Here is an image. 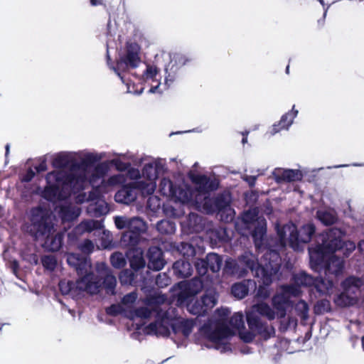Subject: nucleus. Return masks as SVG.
Returning a JSON list of instances; mask_svg holds the SVG:
<instances>
[{
  "label": "nucleus",
  "instance_id": "nucleus-31",
  "mask_svg": "<svg viewBox=\"0 0 364 364\" xmlns=\"http://www.w3.org/2000/svg\"><path fill=\"white\" fill-rule=\"evenodd\" d=\"M102 227L100 221L95 220H84L75 229L77 234L81 235L85 232H90L94 230L100 229Z\"/></svg>",
  "mask_w": 364,
  "mask_h": 364
},
{
  "label": "nucleus",
  "instance_id": "nucleus-50",
  "mask_svg": "<svg viewBox=\"0 0 364 364\" xmlns=\"http://www.w3.org/2000/svg\"><path fill=\"white\" fill-rule=\"evenodd\" d=\"M181 252L183 255L184 257H191L195 254V250L191 245L189 244H182V247Z\"/></svg>",
  "mask_w": 364,
  "mask_h": 364
},
{
  "label": "nucleus",
  "instance_id": "nucleus-10",
  "mask_svg": "<svg viewBox=\"0 0 364 364\" xmlns=\"http://www.w3.org/2000/svg\"><path fill=\"white\" fill-rule=\"evenodd\" d=\"M112 156L113 159L111 160L105 161L96 165L92 181L107 179V178H105V176L109 171L111 165H113L117 171L122 172L127 171L131 166L132 163L134 165L140 166L145 160V158L142 156H136L129 153H114Z\"/></svg>",
  "mask_w": 364,
  "mask_h": 364
},
{
  "label": "nucleus",
  "instance_id": "nucleus-30",
  "mask_svg": "<svg viewBox=\"0 0 364 364\" xmlns=\"http://www.w3.org/2000/svg\"><path fill=\"white\" fill-rule=\"evenodd\" d=\"M174 273L181 277H187L192 274V267L189 262L186 260H178L173 264Z\"/></svg>",
  "mask_w": 364,
  "mask_h": 364
},
{
  "label": "nucleus",
  "instance_id": "nucleus-62",
  "mask_svg": "<svg viewBox=\"0 0 364 364\" xmlns=\"http://www.w3.org/2000/svg\"><path fill=\"white\" fill-rule=\"evenodd\" d=\"M361 341H362V348L364 350V336L362 337Z\"/></svg>",
  "mask_w": 364,
  "mask_h": 364
},
{
  "label": "nucleus",
  "instance_id": "nucleus-21",
  "mask_svg": "<svg viewBox=\"0 0 364 364\" xmlns=\"http://www.w3.org/2000/svg\"><path fill=\"white\" fill-rule=\"evenodd\" d=\"M96 271L97 275L94 274V276L99 280L100 286H102V284L100 282V277H105L104 287L108 294H113L114 293V288L117 284L116 278L108 273L107 266L105 263H97L96 265ZM100 288L101 287H100Z\"/></svg>",
  "mask_w": 364,
  "mask_h": 364
},
{
  "label": "nucleus",
  "instance_id": "nucleus-46",
  "mask_svg": "<svg viewBox=\"0 0 364 364\" xmlns=\"http://www.w3.org/2000/svg\"><path fill=\"white\" fill-rule=\"evenodd\" d=\"M130 218L125 216H116L114 217V224L117 229L122 230L129 228Z\"/></svg>",
  "mask_w": 364,
  "mask_h": 364
},
{
  "label": "nucleus",
  "instance_id": "nucleus-28",
  "mask_svg": "<svg viewBox=\"0 0 364 364\" xmlns=\"http://www.w3.org/2000/svg\"><path fill=\"white\" fill-rule=\"evenodd\" d=\"M149 268L155 270H160L164 266V262L161 259V252L158 248H151L149 250Z\"/></svg>",
  "mask_w": 364,
  "mask_h": 364
},
{
  "label": "nucleus",
  "instance_id": "nucleus-25",
  "mask_svg": "<svg viewBox=\"0 0 364 364\" xmlns=\"http://www.w3.org/2000/svg\"><path fill=\"white\" fill-rule=\"evenodd\" d=\"M81 210L71 203L64 204L60 207L59 215L63 222L76 219L80 214Z\"/></svg>",
  "mask_w": 364,
  "mask_h": 364
},
{
  "label": "nucleus",
  "instance_id": "nucleus-34",
  "mask_svg": "<svg viewBox=\"0 0 364 364\" xmlns=\"http://www.w3.org/2000/svg\"><path fill=\"white\" fill-rule=\"evenodd\" d=\"M201 302L204 303V306L208 311L216 305L218 302V294L214 290L206 291L201 297Z\"/></svg>",
  "mask_w": 364,
  "mask_h": 364
},
{
  "label": "nucleus",
  "instance_id": "nucleus-2",
  "mask_svg": "<svg viewBox=\"0 0 364 364\" xmlns=\"http://www.w3.org/2000/svg\"><path fill=\"white\" fill-rule=\"evenodd\" d=\"M196 187L193 192L184 182L173 183L170 179L164 178L159 184L160 193L171 201L181 205H194L207 213L218 211L225 222L232 220L235 210L230 205V196L225 194L216 199L208 197V192L216 188L217 184L203 175L193 177Z\"/></svg>",
  "mask_w": 364,
  "mask_h": 364
},
{
  "label": "nucleus",
  "instance_id": "nucleus-59",
  "mask_svg": "<svg viewBox=\"0 0 364 364\" xmlns=\"http://www.w3.org/2000/svg\"><path fill=\"white\" fill-rule=\"evenodd\" d=\"M111 243V240H107V241H105L102 244V246L104 247V248H107L109 247V245H110Z\"/></svg>",
  "mask_w": 364,
  "mask_h": 364
},
{
  "label": "nucleus",
  "instance_id": "nucleus-29",
  "mask_svg": "<svg viewBox=\"0 0 364 364\" xmlns=\"http://www.w3.org/2000/svg\"><path fill=\"white\" fill-rule=\"evenodd\" d=\"M158 75V70L154 65H148L146 67V71L144 73V78L146 81L151 80L152 82H155V85H151V87L149 90L150 93H156L158 92V88L159 87L160 82L158 79H156V76Z\"/></svg>",
  "mask_w": 364,
  "mask_h": 364
},
{
  "label": "nucleus",
  "instance_id": "nucleus-58",
  "mask_svg": "<svg viewBox=\"0 0 364 364\" xmlns=\"http://www.w3.org/2000/svg\"><path fill=\"white\" fill-rule=\"evenodd\" d=\"M358 248L360 252H364V240H360L358 242Z\"/></svg>",
  "mask_w": 364,
  "mask_h": 364
},
{
  "label": "nucleus",
  "instance_id": "nucleus-1",
  "mask_svg": "<svg viewBox=\"0 0 364 364\" xmlns=\"http://www.w3.org/2000/svg\"><path fill=\"white\" fill-rule=\"evenodd\" d=\"M295 286H284L281 291L272 299L273 309L265 303H259L252 306L247 311V320L250 331L243 330L244 321L241 313H235L229 319L230 311L227 308L218 309L213 319L205 325L201 333L205 338L210 343L207 348H214L221 353L231 350L229 341L237 332L240 337L245 342H250L256 334L269 336L274 332L272 328L265 327L260 321L257 314L267 317L269 320L276 318H282L286 314V308L290 302L291 296L300 294V286H310L314 284L318 291L323 294H331L333 292L334 285L331 281L326 283L322 278L314 279L305 273H299L294 277Z\"/></svg>",
  "mask_w": 364,
  "mask_h": 364
},
{
  "label": "nucleus",
  "instance_id": "nucleus-53",
  "mask_svg": "<svg viewBox=\"0 0 364 364\" xmlns=\"http://www.w3.org/2000/svg\"><path fill=\"white\" fill-rule=\"evenodd\" d=\"M82 252L84 253H90L94 248V245L90 240H85L80 247Z\"/></svg>",
  "mask_w": 364,
  "mask_h": 364
},
{
  "label": "nucleus",
  "instance_id": "nucleus-35",
  "mask_svg": "<svg viewBox=\"0 0 364 364\" xmlns=\"http://www.w3.org/2000/svg\"><path fill=\"white\" fill-rule=\"evenodd\" d=\"M252 284L251 281L240 282L234 284L232 287V294L238 299L244 298L248 293V284Z\"/></svg>",
  "mask_w": 364,
  "mask_h": 364
},
{
  "label": "nucleus",
  "instance_id": "nucleus-3",
  "mask_svg": "<svg viewBox=\"0 0 364 364\" xmlns=\"http://www.w3.org/2000/svg\"><path fill=\"white\" fill-rule=\"evenodd\" d=\"M107 157L105 152H91L86 150L75 152V161L80 164L73 166L70 173L65 170L54 171L46 176L47 185L42 191V196L51 202L64 200L72 193L85 189L89 184H95L101 179L92 181L96 166L92 164Z\"/></svg>",
  "mask_w": 364,
  "mask_h": 364
},
{
  "label": "nucleus",
  "instance_id": "nucleus-7",
  "mask_svg": "<svg viewBox=\"0 0 364 364\" xmlns=\"http://www.w3.org/2000/svg\"><path fill=\"white\" fill-rule=\"evenodd\" d=\"M164 166L162 159H154L145 164L143 168V177L147 179L145 182L143 180L125 186L119 190L115 196L114 200L117 203L129 204L134 202L139 191L143 196H149L154 193L156 188V181Z\"/></svg>",
  "mask_w": 364,
  "mask_h": 364
},
{
  "label": "nucleus",
  "instance_id": "nucleus-64",
  "mask_svg": "<svg viewBox=\"0 0 364 364\" xmlns=\"http://www.w3.org/2000/svg\"><path fill=\"white\" fill-rule=\"evenodd\" d=\"M242 144H245L247 142V136H244L242 140Z\"/></svg>",
  "mask_w": 364,
  "mask_h": 364
},
{
  "label": "nucleus",
  "instance_id": "nucleus-44",
  "mask_svg": "<svg viewBox=\"0 0 364 364\" xmlns=\"http://www.w3.org/2000/svg\"><path fill=\"white\" fill-rule=\"evenodd\" d=\"M164 212L166 216L173 218H179L184 213L183 210L176 209L169 205H166L164 206Z\"/></svg>",
  "mask_w": 364,
  "mask_h": 364
},
{
  "label": "nucleus",
  "instance_id": "nucleus-55",
  "mask_svg": "<svg viewBox=\"0 0 364 364\" xmlns=\"http://www.w3.org/2000/svg\"><path fill=\"white\" fill-rule=\"evenodd\" d=\"M243 179L247 181L250 186H253L255 183L257 176H245Z\"/></svg>",
  "mask_w": 364,
  "mask_h": 364
},
{
  "label": "nucleus",
  "instance_id": "nucleus-60",
  "mask_svg": "<svg viewBox=\"0 0 364 364\" xmlns=\"http://www.w3.org/2000/svg\"><path fill=\"white\" fill-rule=\"evenodd\" d=\"M151 201H156L157 203V206H159V200L156 197L150 198L149 199V203H151Z\"/></svg>",
  "mask_w": 364,
  "mask_h": 364
},
{
  "label": "nucleus",
  "instance_id": "nucleus-51",
  "mask_svg": "<svg viewBox=\"0 0 364 364\" xmlns=\"http://www.w3.org/2000/svg\"><path fill=\"white\" fill-rule=\"evenodd\" d=\"M156 283L160 287H164L169 284L170 279L166 274H159L156 279Z\"/></svg>",
  "mask_w": 364,
  "mask_h": 364
},
{
  "label": "nucleus",
  "instance_id": "nucleus-47",
  "mask_svg": "<svg viewBox=\"0 0 364 364\" xmlns=\"http://www.w3.org/2000/svg\"><path fill=\"white\" fill-rule=\"evenodd\" d=\"M127 171V176L130 179H132V180L139 179V181L143 180L145 182L147 181V179L146 178H144L143 176H142V178H141V173L139 169L135 168H131V166H130Z\"/></svg>",
  "mask_w": 364,
  "mask_h": 364
},
{
  "label": "nucleus",
  "instance_id": "nucleus-40",
  "mask_svg": "<svg viewBox=\"0 0 364 364\" xmlns=\"http://www.w3.org/2000/svg\"><path fill=\"white\" fill-rule=\"evenodd\" d=\"M157 230L164 234L172 233L175 230L174 225L168 220H161L157 223Z\"/></svg>",
  "mask_w": 364,
  "mask_h": 364
},
{
  "label": "nucleus",
  "instance_id": "nucleus-57",
  "mask_svg": "<svg viewBox=\"0 0 364 364\" xmlns=\"http://www.w3.org/2000/svg\"><path fill=\"white\" fill-rule=\"evenodd\" d=\"M46 169V166L45 164V163H42L37 168H36V170L38 172H40V171H43Z\"/></svg>",
  "mask_w": 364,
  "mask_h": 364
},
{
  "label": "nucleus",
  "instance_id": "nucleus-56",
  "mask_svg": "<svg viewBox=\"0 0 364 364\" xmlns=\"http://www.w3.org/2000/svg\"><path fill=\"white\" fill-rule=\"evenodd\" d=\"M34 176H35L34 171L31 169H29L27 173L23 177V180L24 181H30L33 178Z\"/></svg>",
  "mask_w": 364,
  "mask_h": 364
},
{
  "label": "nucleus",
  "instance_id": "nucleus-38",
  "mask_svg": "<svg viewBox=\"0 0 364 364\" xmlns=\"http://www.w3.org/2000/svg\"><path fill=\"white\" fill-rule=\"evenodd\" d=\"M130 265L134 269H139L143 268L145 265V262L142 256V252L141 250H136V255L130 259Z\"/></svg>",
  "mask_w": 364,
  "mask_h": 364
},
{
  "label": "nucleus",
  "instance_id": "nucleus-37",
  "mask_svg": "<svg viewBox=\"0 0 364 364\" xmlns=\"http://www.w3.org/2000/svg\"><path fill=\"white\" fill-rule=\"evenodd\" d=\"M168 55L171 59V69H173L174 67L177 68L183 66L188 60L184 55L180 53H168Z\"/></svg>",
  "mask_w": 364,
  "mask_h": 364
},
{
  "label": "nucleus",
  "instance_id": "nucleus-63",
  "mask_svg": "<svg viewBox=\"0 0 364 364\" xmlns=\"http://www.w3.org/2000/svg\"><path fill=\"white\" fill-rule=\"evenodd\" d=\"M91 4L94 6L97 5V0H91Z\"/></svg>",
  "mask_w": 364,
  "mask_h": 364
},
{
  "label": "nucleus",
  "instance_id": "nucleus-4",
  "mask_svg": "<svg viewBox=\"0 0 364 364\" xmlns=\"http://www.w3.org/2000/svg\"><path fill=\"white\" fill-rule=\"evenodd\" d=\"M343 233L340 229L333 228L316 238L317 245L309 249L310 265L312 269L322 272L328 277L326 283L331 281L341 274L343 269V260L335 256L333 253L339 248L338 239Z\"/></svg>",
  "mask_w": 364,
  "mask_h": 364
},
{
  "label": "nucleus",
  "instance_id": "nucleus-61",
  "mask_svg": "<svg viewBox=\"0 0 364 364\" xmlns=\"http://www.w3.org/2000/svg\"><path fill=\"white\" fill-rule=\"evenodd\" d=\"M9 145L7 144L6 146V154L7 155L9 154Z\"/></svg>",
  "mask_w": 364,
  "mask_h": 364
},
{
  "label": "nucleus",
  "instance_id": "nucleus-20",
  "mask_svg": "<svg viewBox=\"0 0 364 364\" xmlns=\"http://www.w3.org/2000/svg\"><path fill=\"white\" fill-rule=\"evenodd\" d=\"M67 262L68 264L73 267L77 274L82 277L87 274L94 275V272H91V262L89 259L74 253H70L67 256Z\"/></svg>",
  "mask_w": 364,
  "mask_h": 364
},
{
  "label": "nucleus",
  "instance_id": "nucleus-39",
  "mask_svg": "<svg viewBox=\"0 0 364 364\" xmlns=\"http://www.w3.org/2000/svg\"><path fill=\"white\" fill-rule=\"evenodd\" d=\"M110 260L112 266L118 269L122 268L127 263L124 256L120 252H114L112 254Z\"/></svg>",
  "mask_w": 364,
  "mask_h": 364
},
{
  "label": "nucleus",
  "instance_id": "nucleus-5",
  "mask_svg": "<svg viewBox=\"0 0 364 364\" xmlns=\"http://www.w3.org/2000/svg\"><path fill=\"white\" fill-rule=\"evenodd\" d=\"M280 257L279 254L273 251L266 250L260 264H257L255 257L246 252L239 260V263L232 259H228L225 261L224 270L230 274H238L242 277L245 274V270L240 266L245 265L249 268L254 275L259 278V282L264 286L269 285L274 280L277 279V272L280 267Z\"/></svg>",
  "mask_w": 364,
  "mask_h": 364
},
{
  "label": "nucleus",
  "instance_id": "nucleus-17",
  "mask_svg": "<svg viewBox=\"0 0 364 364\" xmlns=\"http://www.w3.org/2000/svg\"><path fill=\"white\" fill-rule=\"evenodd\" d=\"M141 63L139 57V48L136 45H129L127 47V52L124 57L121 58L117 62V68H113L114 72L119 75L122 82L124 77L121 75L120 71H124L130 68H136Z\"/></svg>",
  "mask_w": 364,
  "mask_h": 364
},
{
  "label": "nucleus",
  "instance_id": "nucleus-14",
  "mask_svg": "<svg viewBox=\"0 0 364 364\" xmlns=\"http://www.w3.org/2000/svg\"><path fill=\"white\" fill-rule=\"evenodd\" d=\"M203 287V282L198 278L178 283L175 289L177 305H183L191 296L200 292Z\"/></svg>",
  "mask_w": 364,
  "mask_h": 364
},
{
  "label": "nucleus",
  "instance_id": "nucleus-24",
  "mask_svg": "<svg viewBox=\"0 0 364 364\" xmlns=\"http://www.w3.org/2000/svg\"><path fill=\"white\" fill-rule=\"evenodd\" d=\"M104 195L95 198L94 201H91L89 204L87 211L95 217H100L109 213V208L107 203L103 199Z\"/></svg>",
  "mask_w": 364,
  "mask_h": 364
},
{
  "label": "nucleus",
  "instance_id": "nucleus-27",
  "mask_svg": "<svg viewBox=\"0 0 364 364\" xmlns=\"http://www.w3.org/2000/svg\"><path fill=\"white\" fill-rule=\"evenodd\" d=\"M75 161V152L62 151L55 154L52 164L54 167L62 168Z\"/></svg>",
  "mask_w": 364,
  "mask_h": 364
},
{
  "label": "nucleus",
  "instance_id": "nucleus-16",
  "mask_svg": "<svg viewBox=\"0 0 364 364\" xmlns=\"http://www.w3.org/2000/svg\"><path fill=\"white\" fill-rule=\"evenodd\" d=\"M136 299L137 295L135 292L129 293L123 297L121 305L124 309V315L132 320L135 318H149L151 314L149 306L136 309L134 304Z\"/></svg>",
  "mask_w": 364,
  "mask_h": 364
},
{
  "label": "nucleus",
  "instance_id": "nucleus-45",
  "mask_svg": "<svg viewBox=\"0 0 364 364\" xmlns=\"http://www.w3.org/2000/svg\"><path fill=\"white\" fill-rule=\"evenodd\" d=\"M119 280L123 284H132L134 282V274L131 270L125 269L119 275Z\"/></svg>",
  "mask_w": 364,
  "mask_h": 364
},
{
  "label": "nucleus",
  "instance_id": "nucleus-33",
  "mask_svg": "<svg viewBox=\"0 0 364 364\" xmlns=\"http://www.w3.org/2000/svg\"><path fill=\"white\" fill-rule=\"evenodd\" d=\"M184 304H186L187 310L193 315L200 316L207 312L204 303L201 302V299L196 301L188 299Z\"/></svg>",
  "mask_w": 364,
  "mask_h": 364
},
{
  "label": "nucleus",
  "instance_id": "nucleus-9",
  "mask_svg": "<svg viewBox=\"0 0 364 364\" xmlns=\"http://www.w3.org/2000/svg\"><path fill=\"white\" fill-rule=\"evenodd\" d=\"M147 305L151 311L149 317L154 314L156 321L146 326L144 332L163 337L171 335L170 326H171V320L175 316V309L169 308L168 304L165 302L164 296L149 299Z\"/></svg>",
  "mask_w": 364,
  "mask_h": 364
},
{
  "label": "nucleus",
  "instance_id": "nucleus-6",
  "mask_svg": "<svg viewBox=\"0 0 364 364\" xmlns=\"http://www.w3.org/2000/svg\"><path fill=\"white\" fill-rule=\"evenodd\" d=\"M29 224L26 230L36 239L45 237L43 246L49 251L58 250L63 244V232H55L50 210L41 207L33 208L29 214Z\"/></svg>",
  "mask_w": 364,
  "mask_h": 364
},
{
  "label": "nucleus",
  "instance_id": "nucleus-19",
  "mask_svg": "<svg viewBox=\"0 0 364 364\" xmlns=\"http://www.w3.org/2000/svg\"><path fill=\"white\" fill-rule=\"evenodd\" d=\"M194 327L193 320L182 319L171 323L172 339L178 344L182 343L192 333Z\"/></svg>",
  "mask_w": 364,
  "mask_h": 364
},
{
  "label": "nucleus",
  "instance_id": "nucleus-41",
  "mask_svg": "<svg viewBox=\"0 0 364 364\" xmlns=\"http://www.w3.org/2000/svg\"><path fill=\"white\" fill-rule=\"evenodd\" d=\"M41 262L45 269L53 271L57 266V259L55 256L46 255L42 257Z\"/></svg>",
  "mask_w": 364,
  "mask_h": 364
},
{
  "label": "nucleus",
  "instance_id": "nucleus-22",
  "mask_svg": "<svg viewBox=\"0 0 364 364\" xmlns=\"http://www.w3.org/2000/svg\"><path fill=\"white\" fill-rule=\"evenodd\" d=\"M272 176L277 183H287L301 180L302 174L298 170L276 168L272 172Z\"/></svg>",
  "mask_w": 364,
  "mask_h": 364
},
{
  "label": "nucleus",
  "instance_id": "nucleus-32",
  "mask_svg": "<svg viewBox=\"0 0 364 364\" xmlns=\"http://www.w3.org/2000/svg\"><path fill=\"white\" fill-rule=\"evenodd\" d=\"M184 304H186L187 310L193 315L200 316L207 312L204 303L201 302V299L196 301L188 299Z\"/></svg>",
  "mask_w": 364,
  "mask_h": 364
},
{
  "label": "nucleus",
  "instance_id": "nucleus-12",
  "mask_svg": "<svg viewBox=\"0 0 364 364\" xmlns=\"http://www.w3.org/2000/svg\"><path fill=\"white\" fill-rule=\"evenodd\" d=\"M126 181V176L123 173L113 174L107 177V179H102L97 183L91 184L92 190L88 196L85 193H80L75 196L77 203H83L85 202L94 201L96 198L101 195H105L114 190L117 186L124 183Z\"/></svg>",
  "mask_w": 364,
  "mask_h": 364
},
{
  "label": "nucleus",
  "instance_id": "nucleus-43",
  "mask_svg": "<svg viewBox=\"0 0 364 364\" xmlns=\"http://www.w3.org/2000/svg\"><path fill=\"white\" fill-rule=\"evenodd\" d=\"M330 309H331L330 302L326 299L318 301L314 306V311L318 314H321L325 312H327V311H330Z\"/></svg>",
  "mask_w": 364,
  "mask_h": 364
},
{
  "label": "nucleus",
  "instance_id": "nucleus-54",
  "mask_svg": "<svg viewBox=\"0 0 364 364\" xmlns=\"http://www.w3.org/2000/svg\"><path fill=\"white\" fill-rule=\"evenodd\" d=\"M269 292L268 291V290L266 288L259 286L257 291V296L262 298H267L269 296Z\"/></svg>",
  "mask_w": 364,
  "mask_h": 364
},
{
  "label": "nucleus",
  "instance_id": "nucleus-11",
  "mask_svg": "<svg viewBox=\"0 0 364 364\" xmlns=\"http://www.w3.org/2000/svg\"><path fill=\"white\" fill-rule=\"evenodd\" d=\"M100 284L97 277L87 274L80 277L75 283L67 279L59 282V289L64 295H70L73 298L79 296L82 292L90 294H97L100 291Z\"/></svg>",
  "mask_w": 364,
  "mask_h": 364
},
{
  "label": "nucleus",
  "instance_id": "nucleus-15",
  "mask_svg": "<svg viewBox=\"0 0 364 364\" xmlns=\"http://www.w3.org/2000/svg\"><path fill=\"white\" fill-rule=\"evenodd\" d=\"M257 215L258 211L256 208L250 209L244 213L242 220L245 224L257 223V225L252 232V237L255 240V246L260 249L263 237L266 232V222L263 218L258 217Z\"/></svg>",
  "mask_w": 364,
  "mask_h": 364
},
{
  "label": "nucleus",
  "instance_id": "nucleus-26",
  "mask_svg": "<svg viewBox=\"0 0 364 364\" xmlns=\"http://www.w3.org/2000/svg\"><path fill=\"white\" fill-rule=\"evenodd\" d=\"M316 218L325 225H331L336 222V211L330 208H321L316 211Z\"/></svg>",
  "mask_w": 364,
  "mask_h": 364
},
{
  "label": "nucleus",
  "instance_id": "nucleus-42",
  "mask_svg": "<svg viewBox=\"0 0 364 364\" xmlns=\"http://www.w3.org/2000/svg\"><path fill=\"white\" fill-rule=\"evenodd\" d=\"M341 232H342L343 235L338 239V241L340 240V244H339V248L338 250L343 249V254L345 255L348 256L349 254H350L353 251L355 250V245L353 242H351V241H347L345 242H342L341 238L343 237L344 233L343 231H341Z\"/></svg>",
  "mask_w": 364,
  "mask_h": 364
},
{
  "label": "nucleus",
  "instance_id": "nucleus-8",
  "mask_svg": "<svg viewBox=\"0 0 364 364\" xmlns=\"http://www.w3.org/2000/svg\"><path fill=\"white\" fill-rule=\"evenodd\" d=\"M276 229L279 241L276 245L270 243L269 250H274L277 254V251L282 250L287 245L296 251L302 250L304 245L310 241L315 232V227L313 224H306L299 230H297L295 225L291 223L282 227L277 225Z\"/></svg>",
  "mask_w": 364,
  "mask_h": 364
},
{
  "label": "nucleus",
  "instance_id": "nucleus-48",
  "mask_svg": "<svg viewBox=\"0 0 364 364\" xmlns=\"http://www.w3.org/2000/svg\"><path fill=\"white\" fill-rule=\"evenodd\" d=\"M196 268L198 273L200 275H204L208 270V262L207 259H198L196 264Z\"/></svg>",
  "mask_w": 364,
  "mask_h": 364
},
{
  "label": "nucleus",
  "instance_id": "nucleus-49",
  "mask_svg": "<svg viewBox=\"0 0 364 364\" xmlns=\"http://www.w3.org/2000/svg\"><path fill=\"white\" fill-rule=\"evenodd\" d=\"M296 309L299 312L301 316L306 319L308 316L309 308L307 304L304 301H300L296 306Z\"/></svg>",
  "mask_w": 364,
  "mask_h": 364
},
{
  "label": "nucleus",
  "instance_id": "nucleus-18",
  "mask_svg": "<svg viewBox=\"0 0 364 364\" xmlns=\"http://www.w3.org/2000/svg\"><path fill=\"white\" fill-rule=\"evenodd\" d=\"M146 223L139 218H130L128 231L123 234L122 241L124 245L134 246L139 240V235L146 230Z\"/></svg>",
  "mask_w": 364,
  "mask_h": 364
},
{
  "label": "nucleus",
  "instance_id": "nucleus-23",
  "mask_svg": "<svg viewBox=\"0 0 364 364\" xmlns=\"http://www.w3.org/2000/svg\"><path fill=\"white\" fill-rule=\"evenodd\" d=\"M298 114V110L294 109V106L287 113L282 115L280 121L277 124L272 125L269 132L271 135H274L282 130H287L292 124L294 119Z\"/></svg>",
  "mask_w": 364,
  "mask_h": 364
},
{
  "label": "nucleus",
  "instance_id": "nucleus-36",
  "mask_svg": "<svg viewBox=\"0 0 364 364\" xmlns=\"http://www.w3.org/2000/svg\"><path fill=\"white\" fill-rule=\"evenodd\" d=\"M208 267L213 272H218L222 265L220 257L215 253H210L206 257Z\"/></svg>",
  "mask_w": 364,
  "mask_h": 364
},
{
  "label": "nucleus",
  "instance_id": "nucleus-13",
  "mask_svg": "<svg viewBox=\"0 0 364 364\" xmlns=\"http://www.w3.org/2000/svg\"><path fill=\"white\" fill-rule=\"evenodd\" d=\"M364 281L355 277H350L342 283L343 292L335 299V303L340 306H353L358 304Z\"/></svg>",
  "mask_w": 364,
  "mask_h": 364
},
{
  "label": "nucleus",
  "instance_id": "nucleus-52",
  "mask_svg": "<svg viewBox=\"0 0 364 364\" xmlns=\"http://www.w3.org/2000/svg\"><path fill=\"white\" fill-rule=\"evenodd\" d=\"M107 313L112 316H116L117 314H124V309L121 304L112 305L107 309Z\"/></svg>",
  "mask_w": 364,
  "mask_h": 364
}]
</instances>
